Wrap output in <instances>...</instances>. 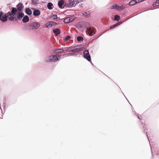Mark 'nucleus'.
Masks as SVG:
<instances>
[{
    "label": "nucleus",
    "mask_w": 159,
    "mask_h": 159,
    "mask_svg": "<svg viewBox=\"0 0 159 159\" xmlns=\"http://www.w3.org/2000/svg\"><path fill=\"white\" fill-rule=\"evenodd\" d=\"M17 10L16 8L13 7L12 8L11 12H9L7 13L8 15V19L11 21L16 20V17L14 16L16 15Z\"/></svg>",
    "instance_id": "f257e3e1"
},
{
    "label": "nucleus",
    "mask_w": 159,
    "mask_h": 159,
    "mask_svg": "<svg viewBox=\"0 0 159 159\" xmlns=\"http://www.w3.org/2000/svg\"><path fill=\"white\" fill-rule=\"evenodd\" d=\"M40 26V25L39 22H35L30 24L27 28L29 30H35L39 28Z\"/></svg>",
    "instance_id": "f03ea898"
},
{
    "label": "nucleus",
    "mask_w": 159,
    "mask_h": 159,
    "mask_svg": "<svg viewBox=\"0 0 159 159\" xmlns=\"http://www.w3.org/2000/svg\"><path fill=\"white\" fill-rule=\"evenodd\" d=\"M84 57L89 61L91 60V57L88 50H85L84 52Z\"/></svg>",
    "instance_id": "7ed1b4c3"
},
{
    "label": "nucleus",
    "mask_w": 159,
    "mask_h": 159,
    "mask_svg": "<svg viewBox=\"0 0 159 159\" xmlns=\"http://www.w3.org/2000/svg\"><path fill=\"white\" fill-rule=\"evenodd\" d=\"M87 30L88 33L89 35L92 36L95 34V30L94 29H93V28H87Z\"/></svg>",
    "instance_id": "20e7f679"
},
{
    "label": "nucleus",
    "mask_w": 159,
    "mask_h": 159,
    "mask_svg": "<svg viewBox=\"0 0 159 159\" xmlns=\"http://www.w3.org/2000/svg\"><path fill=\"white\" fill-rule=\"evenodd\" d=\"M16 9L18 11H21L23 8V6L22 3H19L16 6Z\"/></svg>",
    "instance_id": "39448f33"
},
{
    "label": "nucleus",
    "mask_w": 159,
    "mask_h": 159,
    "mask_svg": "<svg viewBox=\"0 0 159 159\" xmlns=\"http://www.w3.org/2000/svg\"><path fill=\"white\" fill-rule=\"evenodd\" d=\"M24 16V14L21 12H18L17 14V18L19 20L21 19Z\"/></svg>",
    "instance_id": "423d86ee"
},
{
    "label": "nucleus",
    "mask_w": 159,
    "mask_h": 159,
    "mask_svg": "<svg viewBox=\"0 0 159 159\" xmlns=\"http://www.w3.org/2000/svg\"><path fill=\"white\" fill-rule=\"evenodd\" d=\"M8 16L7 14H5L2 17L0 20L3 22H5L7 21V18H8Z\"/></svg>",
    "instance_id": "0eeeda50"
},
{
    "label": "nucleus",
    "mask_w": 159,
    "mask_h": 159,
    "mask_svg": "<svg viewBox=\"0 0 159 159\" xmlns=\"http://www.w3.org/2000/svg\"><path fill=\"white\" fill-rule=\"evenodd\" d=\"M74 20V19L72 17H68L64 20V22L66 23H68Z\"/></svg>",
    "instance_id": "6e6552de"
},
{
    "label": "nucleus",
    "mask_w": 159,
    "mask_h": 159,
    "mask_svg": "<svg viewBox=\"0 0 159 159\" xmlns=\"http://www.w3.org/2000/svg\"><path fill=\"white\" fill-rule=\"evenodd\" d=\"M53 61H56L59 60L61 58V57L58 55H53Z\"/></svg>",
    "instance_id": "1a4fd4ad"
},
{
    "label": "nucleus",
    "mask_w": 159,
    "mask_h": 159,
    "mask_svg": "<svg viewBox=\"0 0 159 159\" xmlns=\"http://www.w3.org/2000/svg\"><path fill=\"white\" fill-rule=\"evenodd\" d=\"M57 24L56 23L53 21H51L49 22L48 25L47 26V27L48 28H50L53 26H55L57 25Z\"/></svg>",
    "instance_id": "9d476101"
},
{
    "label": "nucleus",
    "mask_w": 159,
    "mask_h": 159,
    "mask_svg": "<svg viewBox=\"0 0 159 159\" xmlns=\"http://www.w3.org/2000/svg\"><path fill=\"white\" fill-rule=\"evenodd\" d=\"M53 57H53V55H52L47 57L46 59V61L47 62H49L53 61Z\"/></svg>",
    "instance_id": "9b49d317"
},
{
    "label": "nucleus",
    "mask_w": 159,
    "mask_h": 159,
    "mask_svg": "<svg viewBox=\"0 0 159 159\" xmlns=\"http://www.w3.org/2000/svg\"><path fill=\"white\" fill-rule=\"evenodd\" d=\"M40 14V11L39 10H35L33 11V15L35 16H38Z\"/></svg>",
    "instance_id": "f8f14e48"
},
{
    "label": "nucleus",
    "mask_w": 159,
    "mask_h": 159,
    "mask_svg": "<svg viewBox=\"0 0 159 159\" xmlns=\"http://www.w3.org/2000/svg\"><path fill=\"white\" fill-rule=\"evenodd\" d=\"M53 32L55 34L56 36H57L58 34L60 33V30L59 29L53 30Z\"/></svg>",
    "instance_id": "ddd939ff"
},
{
    "label": "nucleus",
    "mask_w": 159,
    "mask_h": 159,
    "mask_svg": "<svg viewBox=\"0 0 159 159\" xmlns=\"http://www.w3.org/2000/svg\"><path fill=\"white\" fill-rule=\"evenodd\" d=\"M29 19L28 16L26 15L24 17L22 21L24 23H26L28 22Z\"/></svg>",
    "instance_id": "4468645a"
},
{
    "label": "nucleus",
    "mask_w": 159,
    "mask_h": 159,
    "mask_svg": "<svg viewBox=\"0 0 159 159\" xmlns=\"http://www.w3.org/2000/svg\"><path fill=\"white\" fill-rule=\"evenodd\" d=\"M64 1L63 0H61L58 3V5L60 8H62V6L64 4Z\"/></svg>",
    "instance_id": "2eb2a0df"
},
{
    "label": "nucleus",
    "mask_w": 159,
    "mask_h": 159,
    "mask_svg": "<svg viewBox=\"0 0 159 159\" xmlns=\"http://www.w3.org/2000/svg\"><path fill=\"white\" fill-rule=\"evenodd\" d=\"M25 12L28 15H30L32 14V11L29 8H26L25 9Z\"/></svg>",
    "instance_id": "dca6fc26"
},
{
    "label": "nucleus",
    "mask_w": 159,
    "mask_h": 159,
    "mask_svg": "<svg viewBox=\"0 0 159 159\" xmlns=\"http://www.w3.org/2000/svg\"><path fill=\"white\" fill-rule=\"evenodd\" d=\"M53 4L51 2H49L47 5L48 8L49 10H51L52 9Z\"/></svg>",
    "instance_id": "f3484780"
},
{
    "label": "nucleus",
    "mask_w": 159,
    "mask_h": 159,
    "mask_svg": "<svg viewBox=\"0 0 159 159\" xmlns=\"http://www.w3.org/2000/svg\"><path fill=\"white\" fill-rule=\"evenodd\" d=\"M137 3L136 0H133L131 1L129 3V5L130 6H132L135 4Z\"/></svg>",
    "instance_id": "a211bd4d"
},
{
    "label": "nucleus",
    "mask_w": 159,
    "mask_h": 159,
    "mask_svg": "<svg viewBox=\"0 0 159 159\" xmlns=\"http://www.w3.org/2000/svg\"><path fill=\"white\" fill-rule=\"evenodd\" d=\"M80 51V49L79 48H76L75 47H74L72 49L71 51L77 52Z\"/></svg>",
    "instance_id": "6ab92c4d"
},
{
    "label": "nucleus",
    "mask_w": 159,
    "mask_h": 159,
    "mask_svg": "<svg viewBox=\"0 0 159 159\" xmlns=\"http://www.w3.org/2000/svg\"><path fill=\"white\" fill-rule=\"evenodd\" d=\"M125 8V7L124 5H122L121 6H118L117 7V10H121Z\"/></svg>",
    "instance_id": "aec40b11"
},
{
    "label": "nucleus",
    "mask_w": 159,
    "mask_h": 159,
    "mask_svg": "<svg viewBox=\"0 0 159 159\" xmlns=\"http://www.w3.org/2000/svg\"><path fill=\"white\" fill-rule=\"evenodd\" d=\"M75 55V54L74 53H69L68 54H65L64 55H65L66 57H69V56H74Z\"/></svg>",
    "instance_id": "412c9836"
},
{
    "label": "nucleus",
    "mask_w": 159,
    "mask_h": 159,
    "mask_svg": "<svg viewBox=\"0 0 159 159\" xmlns=\"http://www.w3.org/2000/svg\"><path fill=\"white\" fill-rule=\"evenodd\" d=\"M120 16H118L117 15H115V18L114 19V20H116L117 21H118L120 20Z\"/></svg>",
    "instance_id": "4be33fe9"
},
{
    "label": "nucleus",
    "mask_w": 159,
    "mask_h": 159,
    "mask_svg": "<svg viewBox=\"0 0 159 159\" xmlns=\"http://www.w3.org/2000/svg\"><path fill=\"white\" fill-rule=\"evenodd\" d=\"M64 50L62 49H59L56 50L55 51L56 53H58L63 52Z\"/></svg>",
    "instance_id": "5701e85b"
},
{
    "label": "nucleus",
    "mask_w": 159,
    "mask_h": 159,
    "mask_svg": "<svg viewBox=\"0 0 159 159\" xmlns=\"http://www.w3.org/2000/svg\"><path fill=\"white\" fill-rule=\"evenodd\" d=\"M75 5L76 4L75 3V2L74 1L70 3V5L72 7L75 6Z\"/></svg>",
    "instance_id": "b1692460"
},
{
    "label": "nucleus",
    "mask_w": 159,
    "mask_h": 159,
    "mask_svg": "<svg viewBox=\"0 0 159 159\" xmlns=\"http://www.w3.org/2000/svg\"><path fill=\"white\" fill-rule=\"evenodd\" d=\"M118 6L115 4H113L112 6H111V8H116L117 9V7Z\"/></svg>",
    "instance_id": "393cba45"
},
{
    "label": "nucleus",
    "mask_w": 159,
    "mask_h": 159,
    "mask_svg": "<svg viewBox=\"0 0 159 159\" xmlns=\"http://www.w3.org/2000/svg\"><path fill=\"white\" fill-rule=\"evenodd\" d=\"M83 39V38L82 37L78 36L77 38V40L79 41H82Z\"/></svg>",
    "instance_id": "a878e982"
},
{
    "label": "nucleus",
    "mask_w": 159,
    "mask_h": 159,
    "mask_svg": "<svg viewBox=\"0 0 159 159\" xmlns=\"http://www.w3.org/2000/svg\"><path fill=\"white\" fill-rule=\"evenodd\" d=\"M51 18H52L53 19H56L57 18V16L56 15H52Z\"/></svg>",
    "instance_id": "bb28decb"
},
{
    "label": "nucleus",
    "mask_w": 159,
    "mask_h": 159,
    "mask_svg": "<svg viewBox=\"0 0 159 159\" xmlns=\"http://www.w3.org/2000/svg\"><path fill=\"white\" fill-rule=\"evenodd\" d=\"M70 38V36L69 35V36H66L65 38V41H67Z\"/></svg>",
    "instance_id": "cd10ccee"
},
{
    "label": "nucleus",
    "mask_w": 159,
    "mask_h": 159,
    "mask_svg": "<svg viewBox=\"0 0 159 159\" xmlns=\"http://www.w3.org/2000/svg\"><path fill=\"white\" fill-rule=\"evenodd\" d=\"M83 15L85 17H87L88 16V14L87 12H84L83 13Z\"/></svg>",
    "instance_id": "c85d7f7f"
},
{
    "label": "nucleus",
    "mask_w": 159,
    "mask_h": 159,
    "mask_svg": "<svg viewBox=\"0 0 159 159\" xmlns=\"http://www.w3.org/2000/svg\"><path fill=\"white\" fill-rule=\"evenodd\" d=\"M119 23H120V22H118L117 23L113 25H114V27H115L116 26L119 25L120 24Z\"/></svg>",
    "instance_id": "c756f323"
},
{
    "label": "nucleus",
    "mask_w": 159,
    "mask_h": 159,
    "mask_svg": "<svg viewBox=\"0 0 159 159\" xmlns=\"http://www.w3.org/2000/svg\"><path fill=\"white\" fill-rule=\"evenodd\" d=\"M3 15V12L2 11L0 12V19H1L2 15Z\"/></svg>",
    "instance_id": "7c9ffc66"
},
{
    "label": "nucleus",
    "mask_w": 159,
    "mask_h": 159,
    "mask_svg": "<svg viewBox=\"0 0 159 159\" xmlns=\"http://www.w3.org/2000/svg\"><path fill=\"white\" fill-rule=\"evenodd\" d=\"M144 0H136V2H137V3H139V2H143L144 1Z\"/></svg>",
    "instance_id": "2f4dec72"
},
{
    "label": "nucleus",
    "mask_w": 159,
    "mask_h": 159,
    "mask_svg": "<svg viewBox=\"0 0 159 159\" xmlns=\"http://www.w3.org/2000/svg\"><path fill=\"white\" fill-rule=\"evenodd\" d=\"M115 28L114 25H111L110 26V28L111 29H113V28Z\"/></svg>",
    "instance_id": "473e14b6"
},
{
    "label": "nucleus",
    "mask_w": 159,
    "mask_h": 159,
    "mask_svg": "<svg viewBox=\"0 0 159 159\" xmlns=\"http://www.w3.org/2000/svg\"><path fill=\"white\" fill-rule=\"evenodd\" d=\"M82 1V0H78L77 1V2H76L77 3V2L78 3H79V2H81Z\"/></svg>",
    "instance_id": "72a5a7b5"
}]
</instances>
